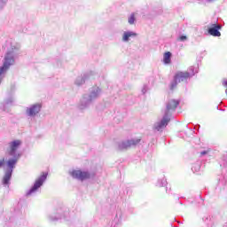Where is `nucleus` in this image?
Returning <instances> with one entry per match:
<instances>
[{
	"mask_svg": "<svg viewBox=\"0 0 227 227\" xmlns=\"http://www.w3.org/2000/svg\"><path fill=\"white\" fill-rule=\"evenodd\" d=\"M21 145L22 141L20 140H14L9 143L8 154L13 158L9 159L6 162L7 168L4 170V176L2 180L3 185L10 184L12 174L13 173V169H15V166H17V162H19V158L20 157V154H17V151L20 148Z\"/></svg>",
	"mask_w": 227,
	"mask_h": 227,
	"instance_id": "obj_1",
	"label": "nucleus"
},
{
	"mask_svg": "<svg viewBox=\"0 0 227 227\" xmlns=\"http://www.w3.org/2000/svg\"><path fill=\"white\" fill-rule=\"evenodd\" d=\"M146 91H148V86L147 85H144L143 88H142L143 95H145V93H146Z\"/></svg>",
	"mask_w": 227,
	"mask_h": 227,
	"instance_id": "obj_19",
	"label": "nucleus"
},
{
	"mask_svg": "<svg viewBox=\"0 0 227 227\" xmlns=\"http://www.w3.org/2000/svg\"><path fill=\"white\" fill-rule=\"evenodd\" d=\"M200 155H207V151H203L200 153Z\"/></svg>",
	"mask_w": 227,
	"mask_h": 227,
	"instance_id": "obj_23",
	"label": "nucleus"
},
{
	"mask_svg": "<svg viewBox=\"0 0 227 227\" xmlns=\"http://www.w3.org/2000/svg\"><path fill=\"white\" fill-rule=\"evenodd\" d=\"M19 51H20V44L18 43H11L4 59V64L0 67V84L3 82V78L6 77V72L10 70V67L15 65V58L19 56Z\"/></svg>",
	"mask_w": 227,
	"mask_h": 227,
	"instance_id": "obj_2",
	"label": "nucleus"
},
{
	"mask_svg": "<svg viewBox=\"0 0 227 227\" xmlns=\"http://www.w3.org/2000/svg\"><path fill=\"white\" fill-rule=\"evenodd\" d=\"M219 29H221V26L213 24L212 27L208 28V33L211 35V36H221V32H219Z\"/></svg>",
	"mask_w": 227,
	"mask_h": 227,
	"instance_id": "obj_13",
	"label": "nucleus"
},
{
	"mask_svg": "<svg viewBox=\"0 0 227 227\" xmlns=\"http://www.w3.org/2000/svg\"><path fill=\"white\" fill-rule=\"evenodd\" d=\"M189 70L190 72H177L176 74L174 82L171 83V90H175L178 82H184V81H187V79L198 73V70L194 67H191Z\"/></svg>",
	"mask_w": 227,
	"mask_h": 227,
	"instance_id": "obj_3",
	"label": "nucleus"
},
{
	"mask_svg": "<svg viewBox=\"0 0 227 227\" xmlns=\"http://www.w3.org/2000/svg\"><path fill=\"white\" fill-rule=\"evenodd\" d=\"M86 79H88V74H83V75L78 76L74 80L75 86H82V84H84V82H86Z\"/></svg>",
	"mask_w": 227,
	"mask_h": 227,
	"instance_id": "obj_14",
	"label": "nucleus"
},
{
	"mask_svg": "<svg viewBox=\"0 0 227 227\" xmlns=\"http://www.w3.org/2000/svg\"><path fill=\"white\" fill-rule=\"evenodd\" d=\"M179 40H180V42H185V41H187V36L186 35H181L179 37Z\"/></svg>",
	"mask_w": 227,
	"mask_h": 227,
	"instance_id": "obj_20",
	"label": "nucleus"
},
{
	"mask_svg": "<svg viewBox=\"0 0 227 227\" xmlns=\"http://www.w3.org/2000/svg\"><path fill=\"white\" fill-rule=\"evenodd\" d=\"M179 104H180V101L178 100H175V99L169 100L167 104V108L165 109V113H167L168 114H170L169 111H175V109L178 107Z\"/></svg>",
	"mask_w": 227,
	"mask_h": 227,
	"instance_id": "obj_12",
	"label": "nucleus"
},
{
	"mask_svg": "<svg viewBox=\"0 0 227 227\" xmlns=\"http://www.w3.org/2000/svg\"><path fill=\"white\" fill-rule=\"evenodd\" d=\"M163 63L165 65H169L171 63V52L167 51L163 55Z\"/></svg>",
	"mask_w": 227,
	"mask_h": 227,
	"instance_id": "obj_15",
	"label": "nucleus"
},
{
	"mask_svg": "<svg viewBox=\"0 0 227 227\" xmlns=\"http://www.w3.org/2000/svg\"><path fill=\"white\" fill-rule=\"evenodd\" d=\"M5 160L4 159L0 160V168H4Z\"/></svg>",
	"mask_w": 227,
	"mask_h": 227,
	"instance_id": "obj_21",
	"label": "nucleus"
},
{
	"mask_svg": "<svg viewBox=\"0 0 227 227\" xmlns=\"http://www.w3.org/2000/svg\"><path fill=\"white\" fill-rule=\"evenodd\" d=\"M93 102L94 101L88 96V94H84L78 103V109H80V111H84L85 109H88Z\"/></svg>",
	"mask_w": 227,
	"mask_h": 227,
	"instance_id": "obj_7",
	"label": "nucleus"
},
{
	"mask_svg": "<svg viewBox=\"0 0 227 227\" xmlns=\"http://www.w3.org/2000/svg\"><path fill=\"white\" fill-rule=\"evenodd\" d=\"M215 0H207L208 3H213Z\"/></svg>",
	"mask_w": 227,
	"mask_h": 227,
	"instance_id": "obj_25",
	"label": "nucleus"
},
{
	"mask_svg": "<svg viewBox=\"0 0 227 227\" xmlns=\"http://www.w3.org/2000/svg\"><path fill=\"white\" fill-rule=\"evenodd\" d=\"M223 86H227V81H224V82H223Z\"/></svg>",
	"mask_w": 227,
	"mask_h": 227,
	"instance_id": "obj_24",
	"label": "nucleus"
},
{
	"mask_svg": "<svg viewBox=\"0 0 227 227\" xmlns=\"http://www.w3.org/2000/svg\"><path fill=\"white\" fill-rule=\"evenodd\" d=\"M87 95L91 98L93 102L102 97V89L98 86L90 88V92Z\"/></svg>",
	"mask_w": 227,
	"mask_h": 227,
	"instance_id": "obj_8",
	"label": "nucleus"
},
{
	"mask_svg": "<svg viewBox=\"0 0 227 227\" xmlns=\"http://www.w3.org/2000/svg\"><path fill=\"white\" fill-rule=\"evenodd\" d=\"M128 22L130 26L134 25L136 22V13H131L128 18Z\"/></svg>",
	"mask_w": 227,
	"mask_h": 227,
	"instance_id": "obj_16",
	"label": "nucleus"
},
{
	"mask_svg": "<svg viewBox=\"0 0 227 227\" xmlns=\"http://www.w3.org/2000/svg\"><path fill=\"white\" fill-rule=\"evenodd\" d=\"M6 3H8V0H0V10H3L6 6Z\"/></svg>",
	"mask_w": 227,
	"mask_h": 227,
	"instance_id": "obj_18",
	"label": "nucleus"
},
{
	"mask_svg": "<svg viewBox=\"0 0 227 227\" xmlns=\"http://www.w3.org/2000/svg\"><path fill=\"white\" fill-rule=\"evenodd\" d=\"M58 219H63V216L61 215H51L50 216V221H58Z\"/></svg>",
	"mask_w": 227,
	"mask_h": 227,
	"instance_id": "obj_17",
	"label": "nucleus"
},
{
	"mask_svg": "<svg viewBox=\"0 0 227 227\" xmlns=\"http://www.w3.org/2000/svg\"><path fill=\"white\" fill-rule=\"evenodd\" d=\"M12 102H13V100L11 98L10 100H7L5 104H12Z\"/></svg>",
	"mask_w": 227,
	"mask_h": 227,
	"instance_id": "obj_22",
	"label": "nucleus"
},
{
	"mask_svg": "<svg viewBox=\"0 0 227 227\" xmlns=\"http://www.w3.org/2000/svg\"><path fill=\"white\" fill-rule=\"evenodd\" d=\"M45 180H47V173H43V175L36 179L33 187L27 192V195L31 196V194H35V192L43 185Z\"/></svg>",
	"mask_w": 227,
	"mask_h": 227,
	"instance_id": "obj_5",
	"label": "nucleus"
},
{
	"mask_svg": "<svg viewBox=\"0 0 227 227\" xmlns=\"http://www.w3.org/2000/svg\"><path fill=\"white\" fill-rule=\"evenodd\" d=\"M169 121H171V114H168V112H164L162 119L160 121L154 123V130L160 132V130L168 127V123H169Z\"/></svg>",
	"mask_w": 227,
	"mask_h": 227,
	"instance_id": "obj_4",
	"label": "nucleus"
},
{
	"mask_svg": "<svg viewBox=\"0 0 227 227\" xmlns=\"http://www.w3.org/2000/svg\"><path fill=\"white\" fill-rule=\"evenodd\" d=\"M42 111V104H35L27 108L26 113L27 116H36Z\"/></svg>",
	"mask_w": 227,
	"mask_h": 227,
	"instance_id": "obj_9",
	"label": "nucleus"
},
{
	"mask_svg": "<svg viewBox=\"0 0 227 227\" xmlns=\"http://www.w3.org/2000/svg\"><path fill=\"white\" fill-rule=\"evenodd\" d=\"M139 143H141V139L139 138L124 140L118 144V148L119 150H127L129 148H131V146H137V145H139Z\"/></svg>",
	"mask_w": 227,
	"mask_h": 227,
	"instance_id": "obj_6",
	"label": "nucleus"
},
{
	"mask_svg": "<svg viewBox=\"0 0 227 227\" xmlns=\"http://www.w3.org/2000/svg\"><path fill=\"white\" fill-rule=\"evenodd\" d=\"M138 34L135 31L127 30L122 33V42H130V38H137Z\"/></svg>",
	"mask_w": 227,
	"mask_h": 227,
	"instance_id": "obj_11",
	"label": "nucleus"
},
{
	"mask_svg": "<svg viewBox=\"0 0 227 227\" xmlns=\"http://www.w3.org/2000/svg\"><path fill=\"white\" fill-rule=\"evenodd\" d=\"M71 176L73 178H76L77 180H88L90 178V173L86 171H81V170H73L70 173Z\"/></svg>",
	"mask_w": 227,
	"mask_h": 227,
	"instance_id": "obj_10",
	"label": "nucleus"
}]
</instances>
